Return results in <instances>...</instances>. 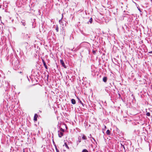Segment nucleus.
I'll list each match as a JSON object with an SVG mask.
<instances>
[{
	"label": "nucleus",
	"instance_id": "2f4dec72",
	"mask_svg": "<svg viewBox=\"0 0 152 152\" xmlns=\"http://www.w3.org/2000/svg\"><path fill=\"white\" fill-rule=\"evenodd\" d=\"M56 151V152H59V151L58 150H57Z\"/></svg>",
	"mask_w": 152,
	"mask_h": 152
},
{
	"label": "nucleus",
	"instance_id": "f03ea898",
	"mask_svg": "<svg viewBox=\"0 0 152 152\" xmlns=\"http://www.w3.org/2000/svg\"><path fill=\"white\" fill-rule=\"evenodd\" d=\"M60 62L63 66L65 68H66V67L65 64L63 60L61 59L60 60Z\"/></svg>",
	"mask_w": 152,
	"mask_h": 152
},
{
	"label": "nucleus",
	"instance_id": "0eeeda50",
	"mask_svg": "<svg viewBox=\"0 0 152 152\" xmlns=\"http://www.w3.org/2000/svg\"><path fill=\"white\" fill-rule=\"evenodd\" d=\"M82 139L83 140H86L87 139L86 137L84 135V134H81Z\"/></svg>",
	"mask_w": 152,
	"mask_h": 152
},
{
	"label": "nucleus",
	"instance_id": "cd10ccee",
	"mask_svg": "<svg viewBox=\"0 0 152 152\" xmlns=\"http://www.w3.org/2000/svg\"><path fill=\"white\" fill-rule=\"evenodd\" d=\"M91 138H92L93 139V140L94 141H95V139L93 137H91Z\"/></svg>",
	"mask_w": 152,
	"mask_h": 152
},
{
	"label": "nucleus",
	"instance_id": "393cba45",
	"mask_svg": "<svg viewBox=\"0 0 152 152\" xmlns=\"http://www.w3.org/2000/svg\"><path fill=\"white\" fill-rule=\"evenodd\" d=\"M137 8L138 9V10L140 12H142V11H141V9H140V8H138L137 7Z\"/></svg>",
	"mask_w": 152,
	"mask_h": 152
},
{
	"label": "nucleus",
	"instance_id": "c85d7f7f",
	"mask_svg": "<svg viewBox=\"0 0 152 152\" xmlns=\"http://www.w3.org/2000/svg\"><path fill=\"white\" fill-rule=\"evenodd\" d=\"M0 20L1 21V17L0 16Z\"/></svg>",
	"mask_w": 152,
	"mask_h": 152
},
{
	"label": "nucleus",
	"instance_id": "f704fd0d",
	"mask_svg": "<svg viewBox=\"0 0 152 152\" xmlns=\"http://www.w3.org/2000/svg\"><path fill=\"white\" fill-rule=\"evenodd\" d=\"M106 126H104V129H106Z\"/></svg>",
	"mask_w": 152,
	"mask_h": 152
},
{
	"label": "nucleus",
	"instance_id": "f8f14e48",
	"mask_svg": "<svg viewBox=\"0 0 152 152\" xmlns=\"http://www.w3.org/2000/svg\"><path fill=\"white\" fill-rule=\"evenodd\" d=\"M102 79H103V82L105 83L107 82V78L106 77H104Z\"/></svg>",
	"mask_w": 152,
	"mask_h": 152
},
{
	"label": "nucleus",
	"instance_id": "58836bf2",
	"mask_svg": "<svg viewBox=\"0 0 152 152\" xmlns=\"http://www.w3.org/2000/svg\"><path fill=\"white\" fill-rule=\"evenodd\" d=\"M1 8V5L0 4V8Z\"/></svg>",
	"mask_w": 152,
	"mask_h": 152
},
{
	"label": "nucleus",
	"instance_id": "4be33fe9",
	"mask_svg": "<svg viewBox=\"0 0 152 152\" xmlns=\"http://www.w3.org/2000/svg\"><path fill=\"white\" fill-rule=\"evenodd\" d=\"M92 53H93L94 54H95L96 53V51L94 50H93L92 51Z\"/></svg>",
	"mask_w": 152,
	"mask_h": 152
},
{
	"label": "nucleus",
	"instance_id": "473e14b6",
	"mask_svg": "<svg viewBox=\"0 0 152 152\" xmlns=\"http://www.w3.org/2000/svg\"><path fill=\"white\" fill-rule=\"evenodd\" d=\"M19 73H20V74H21V73H22V72H19Z\"/></svg>",
	"mask_w": 152,
	"mask_h": 152
},
{
	"label": "nucleus",
	"instance_id": "423d86ee",
	"mask_svg": "<svg viewBox=\"0 0 152 152\" xmlns=\"http://www.w3.org/2000/svg\"><path fill=\"white\" fill-rule=\"evenodd\" d=\"M22 34L24 36L25 38L26 39L29 38L30 37V36H29L28 34H25V33H22Z\"/></svg>",
	"mask_w": 152,
	"mask_h": 152
},
{
	"label": "nucleus",
	"instance_id": "b1692460",
	"mask_svg": "<svg viewBox=\"0 0 152 152\" xmlns=\"http://www.w3.org/2000/svg\"><path fill=\"white\" fill-rule=\"evenodd\" d=\"M110 84L112 86H113L114 85V83H110Z\"/></svg>",
	"mask_w": 152,
	"mask_h": 152
},
{
	"label": "nucleus",
	"instance_id": "f3484780",
	"mask_svg": "<svg viewBox=\"0 0 152 152\" xmlns=\"http://www.w3.org/2000/svg\"><path fill=\"white\" fill-rule=\"evenodd\" d=\"M146 115L148 116H149L150 115V113L149 112H147L146 113Z\"/></svg>",
	"mask_w": 152,
	"mask_h": 152
},
{
	"label": "nucleus",
	"instance_id": "6ab92c4d",
	"mask_svg": "<svg viewBox=\"0 0 152 152\" xmlns=\"http://www.w3.org/2000/svg\"><path fill=\"white\" fill-rule=\"evenodd\" d=\"M82 152H88V151L87 149H84L82 151Z\"/></svg>",
	"mask_w": 152,
	"mask_h": 152
},
{
	"label": "nucleus",
	"instance_id": "c9c22d12",
	"mask_svg": "<svg viewBox=\"0 0 152 152\" xmlns=\"http://www.w3.org/2000/svg\"><path fill=\"white\" fill-rule=\"evenodd\" d=\"M118 95L120 96H121V95L120 94H118Z\"/></svg>",
	"mask_w": 152,
	"mask_h": 152
},
{
	"label": "nucleus",
	"instance_id": "c756f323",
	"mask_svg": "<svg viewBox=\"0 0 152 152\" xmlns=\"http://www.w3.org/2000/svg\"><path fill=\"white\" fill-rule=\"evenodd\" d=\"M149 53H152V51H151L149 52Z\"/></svg>",
	"mask_w": 152,
	"mask_h": 152
},
{
	"label": "nucleus",
	"instance_id": "7ed1b4c3",
	"mask_svg": "<svg viewBox=\"0 0 152 152\" xmlns=\"http://www.w3.org/2000/svg\"><path fill=\"white\" fill-rule=\"evenodd\" d=\"M88 44V43L86 42H83L81 43L80 46V47L85 46H87Z\"/></svg>",
	"mask_w": 152,
	"mask_h": 152
},
{
	"label": "nucleus",
	"instance_id": "a19ab883",
	"mask_svg": "<svg viewBox=\"0 0 152 152\" xmlns=\"http://www.w3.org/2000/svg\"><path fill=\"white\" fill-rule=\"evenodd\" d=\"M58 1H59V0H58Z\"/></svg>",
	"mask_w": 152,
	"mask_h": 152
},
{
	"label": "nucleus",
	"instance_id": "5701e85b",
	"mask_svg": "<svg viewBox=\"0 0 152 152\" xmlns=\"http://www.w3.org/2000/svg\"><path fill=\"white\" fill-rule=\"evenodd\" d=\"M24 44H25V46H27L28 44V43L27 42H25L24 43Z\"/></svg>",
	"mask_w": 152,
	"mask_h": 152
},
{
	"label": "nucleus",
	"instance_id": "2eb2a0df",
	"mask_svg": "<svg viewBox=\"0 0 152 152\" xmlns=\"http://www.w3.org/2000/svg\"><path fill=\"white\" fill-rule=\"evenodd\" d=\"M106 134L108 135H109L110 134V131L109 129H108L107 131H106Z\"/></svg>",
	"mask_w": 152,
	"mask_h": 152
},
{
	"label": "nucleus",
	"instance_id": "e433bc0d",
	"mask_svg": "<svg viewBox=\"0 0 152 152\" xmlns=\"http://www.w3.org/2000/svg\"><path fill=\"white\" fill-rule=\"evenodd\" d=\"M53 144H54V145L55 144V142H54L53 141Z\"/></svg>",
	"mask_w": 152,
	"mask_h": 152
},
{
	"label": "nucleus",
	"instance_id": "1a4fd4ad",
	"mask_svg": "<svg viewBox=\"0 0 152 152\" xmlns=\"http://www.w3.org/2000/svg\"><path fill=\"white\" fill-rule=\"evenodd\" d=\"M78 100V102L80 103L83 106H84V104L82 102V101H81L79 98H77Z\"/></svg>",
	"mask_w": 152,
	"mask_h": 152
},
{
	"label": "nucleus",
	"instance_id": "7c9ffc66",
	"mask_svg": "<svg viewBox=\"0 0 152 152\" xmlns=\"http://www.w3.org/2000/svg\"><path fill=\"white\" fill-rule=\"evenodd\" d=\"M1 23H2L4 25V23L2 22L1 21Z\"/></svg>",
	"mask_w": 152,
	"mask_h": 152
},
{
	"label": "nucleus",
	"instance_id": "4468645a",
	"mask_svg": "<svg viewBox=\"0 0 152 152\" xmlns=\"http://www.w3.org/2000/svg\"><path fill=\"white\" fill-rule=\"evenodd\" d=\"M21 23H22L23 25V26H25L26 25V23H25V21L24 20H22L21 21Z\"/></svg>",
	"mask_w": 152,
	"mask_h": 152
},
{
	"label": "nucleus",
	"instance_id": "9d476101",
	"mask_svg": "<svg viewBox=\"0 0 152 152\" xmlns=\"http://www.w3.org/2000/svg\"><path fill=\"white\" fill-rule=\"evenodd\" d=\"M92 21H93V19L91 18L90 19L89 21L87 22V23L88 24H89V23L91 24L92 23Z\"/></svg>",
	"mask_w": 152,
	"mask_h": 152
},
{
	"label": "nucleus",
	"instance_id": "39448f33",
	"mask_svg": "<svg viewBox=\"0 0 152 152\" xmlns=\"http://www.w3.org/2000/svg\"><path fill=\"white\" fill-rule=\"evenodd\" d=\"M42 62L43 63V65H44L45 68L46 69H48V66H47L46 65L45 62V61L44 59H42Z\"/></svg>",
	"mask_w": 152,
	"mask_h": 152
},
{
	"label": "nucleus",
	"instance_id": "dca6fc26",
	"mask_svg": "<svg viewBox=\"0 0 152 152\" xmlns=\"http://www.w3.org/2000/svg\"><path fill=\"white\" fill-rule=\"evenodd\" d=\"M56 31L57 32H58V28L57 25L56 27Z\"/></svg>",
	"mask_w": 152,
	"mask_h": 152
},
{
	"label": "nucleus",
	"instance_id": "412c9836",
	"mask_svg": "<svg viewBox=\"0 0 152 152\" xmlns=\"http://www.w3.org/2000/svg\"><path fill=\"white\" fill-rule=\"evenodd\" d=\"M78 142H79V143L81 142V139L80 138V137H79L78 138Z\"/></svg>",
	"mask_w": 152,
	"mask_h": 152
},
{
	"label": "nucleus",
	"instance_id": "ddd939ff",
	"mask_svg": "<svg viewBox=\"0 0 152 152\" xmlns=\"http://www.w3.org/2000/svg\"><path fill=\"white\" fill-rule=\"evenodd\" d=\"M72 103L73 104H75L76 103V101L75 99H72L71 100Z\"/></svg>",
	"mask_w": 152,
	"mask_h": 152
},
{
	"label": "nucleus",
	"instance_id": "6e6552de",
	"mask_svg": "<svg viewBox=\"0 0 152 152\" xmlns=\"http://www.w3.org/2000/svg\"><path fill=\"white\" fill-rule=\"evenodd\" d=\"M38 116V115L37 114H35L34 118V121H37V118Z\"/></svg>",
	"mask_w": 152,
	"mask_h": 152
},
{
	"label": "nucleus",
	"instance_id": "bb28decb",
	"mask_svg": "<svg viewBox=\"0 0 152 152\" xmlns=\"http://www.w3.org/2000/svg\"><path fill=\"white\" fill-rule=\"evenodd\" d=\"M55 148V149H56V151H57V150H58V148H57V147H56Z\"/></svg>",
	"mask_w": 152,
	"mask_h": 152
},
{
	"label": "nucleus",
	"instance_id": "4c0bfd02",
	"mask_svg": "<svg viewBox=\"0 0 152 152\" xmlns=\"http://www.w3.org/2000/svg\"><path fill=\"white\" fill-rule=\"evenodd\" d=\"M27 78H28V80L29 81V79H28V76H27Z\"/></svg>",
	"mask_w": 152,
	"mask_h": 152
},
{
	"label": "nucleus",
	"instance_id": "20e7f679",
	"mask_svg": "<svg viewBox=\"0 0 152 152\" xmlns=\"http://www.w3.org/2000/svg\"><path fill=\"white\" fill-rule=\"evenodd\" d=\"M58 137H61L63 135V133L62 132H61L60 131H58Z\"/></svg>",
	"mask_w": 152,
	"mask_h": 152
},
{
	"label": "nucleus",
	"instance_id": "aec40b11",
	"mask_svg": "<svg viewBox=\"0 0 152 152\" xmlns=\"http://www.w3.org/2000/svg\"><path fill=\"white\" fill-rule=\"evenodd\" d=\"M60 131H61V132H62L63 133L64 131V129H63L62 128H61L60 129Z\"/></svg>",
	"mask_w": 152,
	"mask_h": 152
},
{
	"label": "nucleus",
	"instance_id": "ea45409f",
	"mask_svg": "<svg viewBox=\"0 0 152 152\" xmlns=\"http://www.w3.org/2000/svg\"><path fill=\"white\" fill-rule=\"evenodd\" d=\"M151 0V1L152 3V0Z\"/></svg>",
	"mask_w": 152,
	"mask_h": 152
},
{
	"label": "nucleus",
	"instance_id": "a878e982",
	"mask_svg": "<svg viewBox=\"0 0 152 152\" xmlns=\"http://www.w3.org/2000/svg\"><path fill=\"white\" fill-rule=\"evenodd\" d=\"M62 21V20H61H61H60L59 21V23H61V22Z\"/></svg>",
	"mask_w": 152,
	"mask_h": 152
},
{
	"label": "nucleus",
	"instance_id": "a211bd4d",
	"mask_svg": "<svg viewBox=\"0 0 152 152\" xmlns=\"http://www.w3.org/2000/svg\"><path fill=\"white\" fill-rule=\"evenodd\" d=\"M65 146H66V147L67 148H68V149H69V147H68V146L67 145V144L66 143H66H65Z\"/></svg>",
	"mask_w": 152,
	"mask_h": 152
},
{
	"label": "nucleus",
	"instance_id": "f257e3e1",
	"mask_svg": "<svg viewBox=\"0 0 152 152\" xmlns=\"http://www.w3.org/2000/svg\"><path fill=\"white\" fill-rule=\"evenodd\" d=\"M19 63V61L17 60L15 61L14 63L12 62V64L14 65L13 69H14L17 70L20 67Z\"/></svg>",
	"mask_w": 152,
	"mask_h": 152
},
{
	"label": "nucleus",
	"instance_id": "9b49d317",
	"mask_svg": "<svg viewBox=\"0 0 152 152\" xmlns=\"http://www.w3.org/2000/svg\"><path fill=\"white\" fill-rule=\"evenodd\" d=\"M121 145L122 147L124 148V150H125V147L124 145V142H121Z\"/></svg>",
	"mask_w": 152,
	"mask_h": 152
},
{
	"label": "nucleus",
	"instance_id": "72a5a7b5",
	"mask_svg": "<svg viewBox=\"0 0 152 152\" xmlns=\"http://www.w3.org/2000/svg\"><path fill=\"white\" fill-rule=\"evenodd\" d=\"M54 146H55V148H56V147H57V146L55 144Z\"/></svg>",
	"mask_w": 152,
	"mask_h": 152
}]
</instances>
